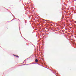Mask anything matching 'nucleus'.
<instances>
[{"label": "nucleus", "mask_w": 76, "mask_h": 76, "mask_svg": "<svg viewBox=\"0 0 76 76\" xmlns=\"http://www.w3.org/2000/svg\"><path fill=\"white\" fill-rule=\"evenodd\" d=\"M48 14H46V16H48Z\"/></svg>", "instance_id": "nucleus-3"}, {"label": "nucleus", "mask_w": 76, "mask_h": 76, "mask_svg": "<svg viewBox=\"0 0 76 76\" xmlns=\"http://www.w3.org/2000/svg\"><path fill=\"white\" fill-rule=\"evenodd\" d=\"M15 56V57H19L18 56Z\"/></svg>", "instance_id": "nucleus-2"}, {"label": "nucleus", "mask_w": 76, "mask_h": 76, "mask_svg": "<svg viewBox=\"0 0 76 76\" xmlns=\"http://www.w3.org/2000/svg\"><path fill=\"white\" fill-rule=\"evenodd\" d=\"M35 62H37L38 61V59H36L35 60Z\"/></svg>", "instance_id": "nucleus-1"}]
</instances>
